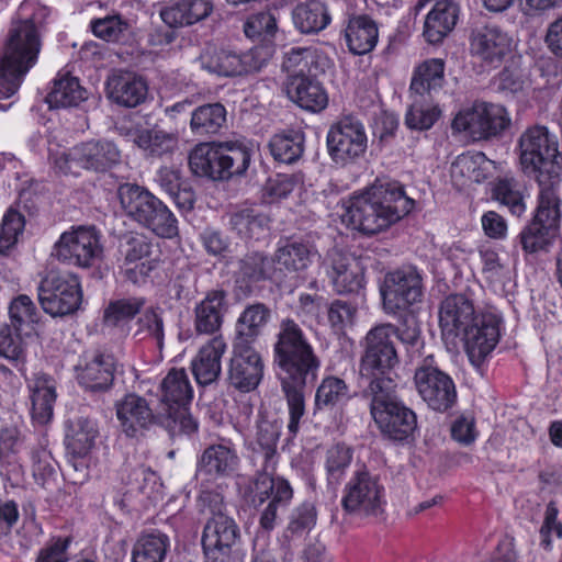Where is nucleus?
Returning <instances> with one entry per match:
<instances>
[{
	"instance_id": "1",
	"label": "nucleus",
	"mask_w": 562,
	"mask_h": 562,
	"mask_svg": "<svg viewBox=\"0 0 562 562\" xmlns=\"http://www.w3.org/2000/svg\"><path fill=\"white\" fill-rule=\"evenodd\" d=\"M274 361L289 409L288 429L292 435H296L305 414L304 387L308 379L317 378L321 360L303 330L292 319L281 323L274 345Z\"/></svg>"
},
{
	"instance_id": "2",
	"label": "nucleus",
	"mask_w": 562,
	"mask_h": 562,
	"mask_svg": "<svg viewBox=\"0 0 562 562\" xmlns=\"http://www.w3.org/2000/svg\"><path fill=\"white\" fill-rule=\"evenodd\" d=\"M48 14V8L33 0L19 7L0 55V99L14 95L25 75L36 65L41 32Z\"/></svg>"
},
{
	"instance_id": "3",
	"label": "nucleus",
	"mask_w": 562,
	"mask_h": 562,
	"mask_svg": "<svg viewBox=\"0 0 562 562\" xmlns=\"http://www.w3.org/2000/svg\"><path fill=\"white\" fill-rule=\"evenodd\" d=\"M342 222L366 235H374L408 214L414 201L396 181L376 180L342 204Z\"/></svg>"
},
{
	"instance_id": "4",
	"label": "nucleus",
	"mask_w": 562,
	"mask_h": 562,
	"mask_svg": "<svg viewBox=\"0 0 562 562\" xmlns=\"http://www.w3.org/2000/svg\"><path fill=\"white\" fill-rule=\"evenodd\" d=\"M521 171L537 180L539 191H558L561 182L559 144L544 125L527 127L517 142Z\"/></svg>"
},
{
	"instance_id": "5",
	"label": "nucleus",
	"mask_w": 562,
	"mask_h": 562,
	"mask_svg": "<svg viewBox=\"0 0 562 562\" xmlns=\"http://www.w3.org/2000/svg\"><path fill=\"white\" fill-rule=\"evenodd\" d=\"M251 150L244 142L203 143L189 156L191 170L213 180L244 173L250 164Z\"/></svg>"
},
{
	"instance_id": "6",
	"label": "nucleus",
	"mask_w": 562,
	"mask_h": 562,
	"mask_svg": "<svg viewBox=\"0 0 562 562\" xmlns=\"http://www.w3.org/2000/svg\"><path fill=\"white\" fill-rule=\"evenodd\" d=\"M394 386L392 379L370 381V413L384 436L402 441L414 432L417 420L415 413L393 396Z\"/></svg>"
},
{
	"instance_id": "7",
	"label": "nucleus",
	"mask_w": 562,
	"mask_h": 562,
	"mask_svg": "<svg viewBox=\"0 0 562 562\" xmlns=\"http://www.w3.org/2000/svg\"><path fill=\"white\" fill-rule=\"evenodd\" d=\"M121 206L126 216L162 238L178 234V225L170 210L149 191L139 186L125 183L117 190Z\"/></svg>"
},
{
	"instance_id": "8",
	"label": "nucleus",
	"mask_w": 562,
	"mask_h": 562,
	"mask_svg": "<svg viewBox=\"0 0 562 562\" xmlns=\"http://www.w3.org/2000/svg\"><path fill=\"white\" fill-rule=\"evenodd\" d=\"M160 404L162 427L173 437L190 435L198 429L196 422L188 412L193 397V389L184 369H172L160 383Z\"/></svg>"
},
{
	"instance_id": "9",
	"label": "nucleus",
	"mask_w": 562,
	"mask_h": 562,
	"mask_svg": "<svg viewBox=\"0 0 562 562\" xmlns=\"http://www.w3.org/2000/svg\"><path fill=\"white\" fill-rule=\"evenodd\" d=\"M49 158L58 172L77 175L79 169L104 172L121 161V150L108 139L80 143L69 150L48 148Z\"/></svg>"
},
{
	"instance_id": "10",
	"label": "nucleus",
	"mask_w": 562,
	"mask_h": 562,
	"mask_svg": "<svg viewBox=\"0 0 562 562\" xmlns=\"http://www.w3.org/2000/svg\"><path fill=\"white\" fill-rule=\"evenodd\" d=\"M396 327L380 324L371 328L363 340V355L360 360V373L371 381L391 379L389 373L398 364L394 338Z\"/></svg>"
},
{
	"instance_id": "11",
	"label": "nucleus",
	"mask_w": 562,
	"mask_h": 562,
	"mask_svg": "<svg viewBox=\"0 0 562 562\" xmlns=\"http://www.w3.org/2000/svg\"><path fill=\"white\" fill-rule=\"evenodd\" d=\"M560 199L558 191H539L538 206L531 222L520 232L522 250L536 254L547 250L558 237Z\"/></svg>"
},
{
	"instance_id": "12",
	"label": "nucleus",
	"mask_w": 562,
	"mask_h": 562,
	"mask_svg": "<svg viewBox=\"0 0 562 562\" xmlns=\"http://www.w3.org/2000/svg\"><path fill=\"white\" fill-rule=\"evenodd\" d=\"M340 504L349 515L378 517L386 505L384 486L375 475L359 470L345 484Z\"/></svg>"
},
{
	"instance_id": "13",
	"label": "nucleus",
	"mask_w": 562,
	"mask_h": 562,
	"mask_svg": "<svg viewBox=\"0 0 562 562\" xmlns=\"http://www.w3.org/2000/svg\"><path fill=\"white\" fill-rule=\"evenodd\" d=\"M214 503L212 516L207 519L202 535V546L209 562H227L233 548L239 540L240 532L236 521L223 508L218 495H209Z\"/></svg>"
},
{
	"instance_id": "14",
	"label": "nucleus",
	"mask_w": 562,
	"mask_h": 562,
	"mask_svg": "<svg viewBox=\"0 0 562 562\" xmlns=\"http://www.w3.org/2000/svg\"><path fill=\"white\" fill-rule=\"evenodd\" d=\"M52 256L79 268H91L102 259L99 232L92 226H72L55 243Z\"/></svg>"
},
{
	"instance_id": "15",
	"label": "nucleus",
	"mask_w": 562,
	"mask_h": 562,
	"mask_svg": "<svg viewBox=\"0 0 562 562\" xmlns=\"http://www.w3.org/2000/svg\"><path fill=\"white\" fill-rule=\"evenodd\" d=\"M326 140L329 157L341 167L358 162L368 150L366 127L352 115H345L333 124Z\"/></svg>"
},
{
	"instance_id": "16",
	"label": "nucleus",
	"mask_w": 562,
	"mask_h": 562,
	"mask_svg": "<svg viewBox=\"0 0 562 562\" xmlns=\"http://www.w3.org/2000/svg\"><path fill=\"white\" fill-rule=\"evenodd\" d=\"M510 123V115L503 105L476 102L454 116L452 128L467 132L474 139H488L499 136Z\"/></svg>"
},
{
	"instance_id": "17",
	"label": "nucleus",
	"mask_w": 562,
	"mask_h": 562,
	"mask_svg": "<svg viewBox=\"0 0 562 562\" xmlns=\"http://www.w3.org/2000/svg\"><path fill=\"white\" fill-rule=\"evenodd\" d=\"M38 300L43 310L52 316L74 313L81 302L78 277L71 272L50 270L38 285Z\"/></svg>"
},
{
	"instance_id": "18",
	"label": "nucleus",
	"mask_w": 562,
	"mask_h": 562,
	"mask_svg": "<svg viewBox=\"0 0 562 562\" xmlns=\"http://www.w3.org/2000/svg\"><path fill=\"white\" fill-rule=\"evenodd\" d=\"M292 498L293 488L282 476L258 474L250 487V502L255 507L261 506L269 499L260 516V526L266 530L274 528L279 512L285 509Z\"/></svg>"
},
{
	"instance_id": "19",
	"label": "nucleus",
	"mask_w": 562,
	"mask_h": 562,
	"mask_svg": "<svg viewBox=\"0 0 562 562\" xmlns=\"http://www.w3.org/2000/svg\"><path fill=\"white\" fill-rule=\"evenodd\" d=\"M292 498L293 488L282 476L258 474L250 487V502L255 507L261 506L269 499L260 516V526L266 530L274 528L279 512L285 509Z\"/></svg>"
},
{
	"instance_id": "20",
	"label": "nucleus",
	"mask_w": 562,
	"mask_h": 562,
	"mask_svg": "<svg viewBox=\"0 0 562 562\" xmlns=\"http://www.w3.org/2000/svg\"><path fill=\"white\" fill-rule=\"evenodd\" d=\"M425 359L424 363L415 371V386L427 405L438 412L449 409L457 400V391L453 380L443 371L434 367L429 360Z\"/></svg>"
},
{
	"instance_id": "21",
	"label": "nucleus",
	"mask_w": 562,
	"mask_h": 562,
	"mask_svg": "<svg viewBox=\"0 0 562 562\" xmlns=\"http://www.w3.org/2000/svg\"><path fill=\"white\" fill-rule=\"evenodd\" d=\"M383 308L387 314H396L414 303L423 295L422 278L412 268L398 269L385 276L381 286Z\"/></svg>"
},
{
	"instance_id": "22",
	"label": "nucleus",
	"mask_w": 562,
	"mask_h": 562,
	"mask_svg": "<svg viewBox=\"0 0 562 562\" xmlns=\"http://www.w3.org/2000/svg\"><path fill=\"white\" fill-rule=\"evenodd\" d=\"M265 373L260 353L247 341L235 340L228 366V383L234 389L248 393L257 389Z\"/></svg>"
},
{
	"instance_id": "23",
	"label": "nucleus",
	"mask_w": 562,
	"mask_h": 562,
	"mask_svg": "<svg viewBox=\"0 0 562 562\" xmlns=\"http://www.w3.org/2000/svg\"><path fill=\"white\" fill-rule=\"evenodd\" d=\"M114 407L119 427L130 438L143 436L155 424L162 426L161 412L154 414L146 398L135 393L116 401Z\"/></svg>"
},
{
	"instance_id": "24",
	"label": "nucleus",
	"mask_w": 562,
	"mask_h": 562,
	"mask_svg": "<svg viewBox=\"0 0 562 562\" xmlns=\"http://www.w3.org/2000/svg\"><path fill=\"white\" fill-rule=\"evenodd\" d=\"M117 367L119 361L113 353L97 350L82 357L76 366V378L86 390L103 392L112 386Z\"/></svg>"
},
{
	"instance_id": "25",
	"label": "nucleus",
	"mask_w": 562,
	"mask_h": 562,
	"mask_svg": "<svg viewBox=\"0 0 562 562\" xmlns=\"http://www.w3.org/2000/svg\"><path fill=\"white\" fill-rule=\"evenodd\" d=\"M335 291L351 293L364 285V269L359 259L338 249L330 250L322 263Z\"/></svg>"
},
{
	"instance_id": "26",
	"label": "nucleus",
	"mask_w": 562,
	"mask_h": 562,
	"mask_svg": "<svg viewBox=\"0 0 562 562\" xmlns=\"http://www.w3.org/2000/svg\"><path fill=\"white\" fill-rule=\"evenodd\" d=\"M459 338L463 341L470 362L479 368L498 342V319L492 314L480 315Z\"/></svg>"
},
{
	"instance_id": "27",
	"label": "nucleus",
	"mask_w": 562,
	"mask_h": 562,
	"mask_svg": "<svg viewBox=\"0 0 562 562\" xmlns=\"http://www.w3.org/2000/svg\"><path fill=\"white\" fill-rule=\"evenodd\" d=\"M479 317L472 300L464 294L447 296L439 308V325L443 339L454 344Z\"/></svg>"
},
{
	"instance_id": "28",
	"label": "nucleus",
	"mask_w": 562,
	"mask_h": 562,
	"mask_svg": "<svg viewBox=\"0 0 562 562\" xmlns=\"http://www.w3.org/2000/svg\"><path fill=\"white\" fill-rule=\"evenodd\" d=\"M513 38L496 25L475 29L470 37V52L483 63L499 64L512 50Z\"/></svg>"
},
{
	"instance_id": "29",
	"label": "nucleus",
	"mask_w": 562,
	"mask_h": 562,
	"mask_svg": "<svg viewBox=\"0 0 562 562\" xmlns=\"http://www.w3.org/2000/svg\"><path fill=\"white\" fill-rule=\"evenodd\" d=\"M31 400V416L36 425H47L54 417L57 400L56 381L53 376L36 372L26 381Z\"/></svg>"
},
{
	"instance_id": "30",
	"label": "nucleus",
	"mask_w": 562,
	"mask_h": 562,
	"mask_svg": "<svg viewBox=\"0 0 562 562\" xmlns=\"http://www.w3.org/2000/svg\"><path fill=\"white\" fill-rule=\"evenodd\" d=\"M496 169L493 160L481 151H468L456 157L450 167L452 184L461 190L472 183H481Z\"/></svg>"
},
{
	"instance_id": "31",
	"label": "nucleus",
	"mask_w": 562,
	"mask_h": 562,
	"mask_svg": "<svg viewBox=\"0 0 562 562\" xmlns=\"http://www.w3.org/2000/svg\"><path fill=\"white\" fill-rule=\"evenodd\" d=\"M147 93V82L134 72H113L106 80L108 98L125 108L139 105L146 100Z\"/></svg>"
},
{
	"instance_id": "32",
	"label": "nucleus",
	"mask_w": 562,
	"mask_h": 562,
	"mask_svg": "<svg viewBox=\"0 0 562 562\" xmlns=\"http://www.w3.org/2000/svg\"><path fill=\"white\" fill-rule=\"evenodd\" d=\"M227 344L222 335L207 340L199 349L191 361L192 373L200 385H209L217 380L222 372V357L226 352Z\"/></svg>"
},
{
	"instance_id": "33",
	"label": "nucleus",
	"mask_w": 562,
	"mask_h": 562,
	"mask_svg": "<svg viewBox=\"0 0 562 562\" xmlns=\"http://www.w3.org/2000/svg\"><path fill=\"white\" fill-rule=\"evenodd\" d=\"M285 92L291 101L310 112H319L328 104L325 89L308 76L288 77Z\"/></svg>"
},
{
	"instance_id": "34",
	"label": "nucleus",
	"mask_w": 562,
	"mask_h": 562,
	"mask_svg": "<svg viewBox=\"0 0 562 562\" xmlns=\"http://www.w3.org/2000/svg\"><path fill=\"white\" fill-rule=\"evenodd\" d=\"M344 38L349 52L364 55L374 49L379 41V29L370 16L352 15L344 27Z\"/></svg>"
},
{
	"instance_id": "35",
	"label": "nucleus",
	"mask_w": 562,
	"mask_h": 562,
	"mask_svg": "<svg viewBox=\"0 0 562 562\" xmlns=\"http://www.w3.org/2000/svg\"><path fill=\"white\" fill-rule=\"evenodd\" d=\"M459 5L453 0H437L424 23V36L430 44L441 42L456 26Z\"/></svg>"
},
{
	"instance_id": "36",
	"label": "nucleus",
	"mask_w": 562,
	"mask_h": 562,
	"mask_svg": "<svg viewBox=\"0 0 562 562\" xmlns=\"http://www.w3.org/2000/svg\"><path fill=\"white\" fill-rule=\"evenodd\" d=\"M213 10V0H180L162 9L160 16L167 25L179 27L205 20Z\"/></svg>"
},
{
	"instance_id": "37",
	"label": "nucleus",
	"mask_w": 562,
	"mask_h": 562,
	"mask_svg": "<svg viewBox=\"0 0 562 562\" xmlns=\"http://www.w3.org/2000/svg\"><path fill=\"white\" fill-rule=\"evenodd\" d=\"M86 99L87 91L81 87L78 78L61 70L54 78L45 100L50 109H58L77 106Z\"/></svg>"
},
{
	"instance_id": "38",
	"label": "nucleus",
	"mask_w": 562,
	"mask_h": 562,
	"mask_svg": "<svg viewBox=\"0 0 562 562\" xmlns=\"http://www.w3.org/2000/svg\"><path fill=\"white\" fill-rule=\"evenodd\" d=\"M316 255V249L308 243L297 239H286L277 248L274 260L280 270L290 273H299L310 267Z\"/></svg>"
},
{
	"instance_id": "39",
	"label": "nucleus",
	"mask_w": 562,
	"mask_h": 562,
	"mask_svg": "<svg viewBox=\"0 0 562 562\" xmlns=\"http://www.w3.org/2000/svg\"><path fill=\"white\" fill-rule=\"evenodd\" d=\"M225 296L222 291L210 292L194 308V329L201 335H212L223 324Z\"/></svg>"
},
{
	"instance_id": "40",
	"label": "nucleus",
	"mask_w": 562,
	"mask_h": 562,
	"mask_svg": "<svg viewBox=\"0 0 562 562\" xmlns=\"http://www.w3.org/2000/svg\"><path fill=\"white\" fill-rule=\"evenodd\" d=\"M98 436L97 424L87 417L68 420L65 443L70 454L76 458L88 456Z\"/></svg>"
},
{
	"instance_id": "41",
	"label": "nucleus",
	"mask_w": 562,
	"mask_h": 562,
	"mask_svg": "<svg viewBox=\"0 0 562 562\" xmlns=\"http://www.w3.org/2000/svg\"><path fill=\"white\" fill-rule=\"evenodd\" d=\"M128 140L150 156H162L172 153L178 146L176 135L158 128H135L124 134Z\"/></svg>"
},
{
	"instance_id": "42",
	"label": "nucleus",
	"mask_w": 562,
	"mask_h": 562,
	"mask_svg": "<svg viewBox=\"0 0 562 562\" xmlns=\"http://www.w3.org/2000/svg\"><path fill=\"white\" fill-rule=\"evenodd\" d=\"M235 276L241 288H250L254 283L271 278L272 261L260 252L247 254L238 261Z\"/></svg>"
},
{
	"instance_id": "43",
	"label": "nucleus",
	"mask_w": 562,
	"mask_h": 562,
	"mask_svg": "<svg viewBox=\"0 0 562 562\" xmlns=\"http://www.w3.org/2000/svg\"><path fill=\"white\" fill-rule=\"evenodd\" d=\"M292 19L295 27L306 34L324 30L331 20L327 8L318 1L296 5Z\"/></svg>"
},
{
	"instance_id": "44",
	"label": "nucleus",
	"mask_w": 562,
	"mask_h": 562,
	"mask_svg": "<svg viewBox=\"0 0 562 562\" xmlns=\"http://www.w3.org/2000/svg\"><path fill=\"white\" fill-rule=\"evenodd\" d=\"M238 464L236 452L228 446L215 445L204 450L200 471L209 474L228 475L234 472Z\"/></svg>"
},
{
	"instance_id": "45",
	"label": "nucleus",
	"mask_w": 562,
	"mask_h": 562,
	"mask_svg": "<svg viewBox=\"0 0 562 562\" xmlns=\"http://www.w3.org/2000/svg\"><path fill=\"white\" fill-rule=\"evenodd\" d=\"M351 398L347 383L337 376L329 375L322 380L315 393L316 409H331L347 403Z\"/></svg>"
},
{
	"instance_id": "46",
	"label": "nucleus",
	"mask_w": 562,
	"mask_h": 562,
	"mask_svg": "<svg viewBox=\"0 0 562 562\" xmlns=\"http://www.w3.org/2000/svg\"><path fill=\"white\" fill-rule=\"evenodd\" d=\"M169 548V538L155 531L142 535L132 550V562H162Z\"/></svg>"
},
{
	"instance_id": "47",
	"label": "nucleus",
	"mask_w": 562,
	"mask_h": 562,
	"mask_svg": "<svg viewBox=\"0 0 562 562\" xmlns=\"http://www.w3.org/2000/svg\"><path fill=\"white\" fill-rule=\"evenodd\" d=\"M22 446L19 432L15 428L0 430V468L1 473L12 474L19 482L23 471L18 460V452Z\"/></svg>"
},
{
	"instance_id": "48",
	"label": "nucleus",
	"mask_w": 562,
	"mask_h": 562,
	"mask_svg": "<svg viewBox=\"0 0 562 562\" xmlns=\"http://www.w3.org/2000/svg\"><path fill=\"white\" fill-rule=\"evenodd\" d=\"M226 122V110L221 103H209L192 111L190 127L199 135L214 134Z\"/></svg>"
},
{
	"instance_id": "49",
	"label": "nucleus",
	"mask_w": 562,
	"mask_h": 562,
	"mask_svg": "<svg viewBox=\"0 0 562 562\" xmlns=\"http://www.w3.org/2000/svg\"><path fill=\"white\" fill-rule=\"evenodd\" d=\"M269 318V311L262 304H254L245 308L236 325V339L251 345L261 333Z\"/></svg>"
},
{
	"instance_id": "50",
	"label": "nucleus",
	"mask_w": 562,
	"mask_h": 562,
	"mask_svg": "<svg viewBox=\"0 0 562 562\" xmlns=\"http://www.w3.org/2000/svg\"><path fill=\"white\" fill-rule=\"evenodd\" d=\"M201 66L206 71L223 77L237 76L245 71L240 57L235 53L223 49L203 54Z\"/></svg>"
},
{
	"instance_id": "51",
	"label": "nucleus",
	"mask_w": 562,
	"mask_h": 562,
	"mask_svg": "<svg viewBox=\"0 0 562 562\" xmlns=\"http://www.w3.org/2000/svg\"><path fill=\"white\" fill-rule=\"evenodd\" d=\"M445 80V63L442 59L432 58L420 64L411 82V89L417 93L440 88Z\"/></svg>"
},
{
	"instance_id": "52",
	"label": "nucleus",
	"mask_w": 562,
	"mask_h": 562,
	"mask_svg": "<svg viewBox=\"0 0 562 562\" xmlns=\"http://www.w3.org/2000/svg\"><path fill=\"white\" fill-rule=\"evenodd\" d=\"M268 148L274 160L293 164L303 154V136L294 132L276 134L269 140Z\"/></svg>"
},
{
	"instance_id": "53",
	"label": "nucleus",
	"mask_w": 562,
	"mask_h": 562,
	"mask_svg": "<svg viewBox=\"0 0 562 562\" xmlns=\"http://www.w3.org/2000/svg\"><path fill=\"white\" fill-rule=\"evenodd\" d=\"M146 301L140 296L123 297L109 303L103 312V323L116 327L133 319L144 307Z\"/></svg>"
},
{
	"instance_id": "54",
	"label": "nucleus",
	"mask_w": 562,
	"mask_h": 562,
	"mask_svg": "<svg viewBox=\"0 0 562 562\" xmlns=\"http://www.w3.org/2000/svg\"><path fill=\"white\" fill-rule=\"evenodd\" d=\"M492 196L507 206L514 215L520 216L526 211L520 184L514 177L498 179L493 187Z\"/></svg>"
},
{
	"instance_id": "55",
	"label": "nucleus",
	"mask_w": 562,
	"mask_h": 562,
	"mask_svg": "<svg viewBox=\"0 0 562 562\" xmlns=\"http://www.w3.org/2000/svg\"><path fill=\"white\" fill-rule=\"evenodd\" d=\"M352 460V449L344 443L330 447L326 452L325 469L329 484L338 485Z\"/></svg>"
},
{
	"instance_id": "56",
	"label": "nucleus",
	"mask_w": 562,
	"mask_h": 562,
	"mask_svg": "<svg viewBox=\"0 0 562 562\" xmlns=\"http://www.w3.org/2000/svg\"><path fill=\"white\" fill-rule=\"evenodd\" d=\"M279 440V429L276 425L269 422H262L258 426L257 442L262 449L265 463L262 472L259 474L271 473L277 464V443Z\"/></svg>"
},
{
	"instance_id": "57",
	"label": "nucleus",
	"mask_w": 562,
	"mask_h": 562,
	"mask_svg": "<svg viewBox=\"0 0 562 562\" xmlns=\"http://www.w3.org/2000/svg\"><path fill=\"white\" fill-rule=\"evenodd\" d=\"M24 217L15 210H8L3 215L0 228V255L8 256L16 245L24 229Z\"/></svg>"
},
{
	"instance_id": "58",
	"label": "nucleus",
	"mask_w": 562,
	"mask_h": 562,
	"mask_svg": "<svg viewBox=\"0 0 562 562\" xmlns=\"http://www.w3.org/2000/svg\"><path fill=\"white\" fill-rule=\"evenodd\" d=\"M440 114L441 111L437 105L415 101L406 112L405 124L412 130H429Z\"/></svg>"
},
{
	"instance_id": "59",
	"label": "nucleus",
	"mask_w": 562,
	"mask_h": 562,
	"mask_svg": "<svg viewBox=\"0 0 562 562\" xmlns=\"http://www.w3.org/2000/svg\"><path fill=\"white\" fill-rule=\"evenodd\" d=\"M10 319L18 330L32 327L40 321V313L33 301L24 294L15 297L9 307Z\"/></svg>"
},
{
	"instance_id": "60",
	"label": "nucleus",
	"mask_w": 562,
	"mask_h": 562,
	"mask_svg": "<svg viewBox=\"0 0 562 562\" xmlns=\"http://www.w3.org/2000/svg\"><path fill=\"white\" fill-rule=\"evenodd\" d=\"M135 336L139 339L153 338L158 347L164 340V323L159 308L149 307L138 317Z\"/></svg>"
},
{
	"instance_id": "61",
	"label": "nucleus",
	"mask_w": 562,
	"mask_h": 562,
	"mask_svg": "<svg viewBox=\"0 0 562 562\" xmlns=\"http://www.w3.org/2000/svg\"><path fill=\"white\" fill-rule=\"evenodd\" d=\"M0 357L13 363L16 368L22 367L26 360V351L20 335L12 334L10 328H0Z\"/></svg>"
},
{
	"instance_id": "62",
	"label": "nucleus",
	"mask_w": 562,
	"mask_h": 562,
	"mask_svg": "<svg viewBox=\"0 0 562 562\" xmlns=\"http://www.w3.org/2000/svg\"><path fill=\"white\" fill-rule=\"evenodd\" d=\"M316 57V50L308 47H293L284 55L282 68L290 76H306L312 72L311 64Z\"/></svg>"
},
{
	"instance_id": "63",
	"label": "nucleus",
	"mask_w": 562,
	"mask_h": 562,
	"mask_svg": "<svg viewBox=\"0 0 562 562\" xmlns=\"http://www.w3.org/2000/svg\"><path fill=\"white\" fill-rule=\"evenodd\" d=\"M234 229L245 237H258L267 227V218L255 214L251 210H244L234 214L231 218Z\"/></svg>"
},
{
	"instance_id": "64",
	"label": "nucleus",
	"mask_w": 562,
	"mask_h": 562,
	"mask_svg": "<svg viewBox=\"0 0 562 562\" xmlns=\"http://www.w3.org/2000/svg\"><path fill=\"white\" fill-rule=\"evenodd\" d=\"M316 518L314 504L304 502L292 510L289 517L288 530L297 536L307 533L316 525Z\"/></svg>"
}]
</instances>
